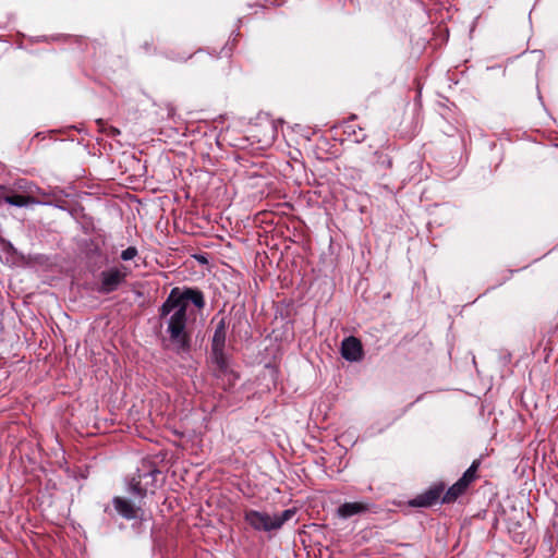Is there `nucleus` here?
<instances>
[{
  "instance_id": "dca6fc26",
  "label": "nucleus",
  "mask_w": 558,
  "mask_h": 558,
  "mask_svg": "<svg viewBox=\"0 0 558 558\" xmlns=\"http://www.w3.org/2000/svg\"><path fill=\"white\" fill-rule=\"evenodd\" d=\"M137 248L135 246H129L128 248L123 250L121 253V259L122 260H131L137 255Z\"/></svg>"
},
{
  "instance_id": "ddd939ff",
  "label": "nucleus",
  "mask_w": 558,
  "mask_h": 558,
  "mask_svg": "<svg viewBox=\"0 0 558 558\" xmlns=\"http://www.w3.org/2000/svg\"><path fill=\"white\" fill-rule=\"evenodd\" d=\"M376 166L381 170H390L393 161L392 157L384 151H375Z\"/></svg>"
},
{
  "instance_id": "f03ea898",
  "label": "nucleus",
  "mask_w": 558,
  "mask_h": 558,
  "mask_svg": "<svg viewBox=\"0 0 558 558\" xmlns=\"http://www.w3.org/2000/svg\"><path fill=\"white\" fill-rule=\"evenodd\" d=\"M296 513L294 508L286 509L279 514L270 515L266 512L257 510H246L244 512L245 522L255 531L271 532L282 527V525L291 520Z\"/></svg>"
},
{
  "instance_id": "6ab92c4d",
  "label": "nucleus",
  "mask_w": 558,
  "mask_h": 558,
  "mask_svg": "<svg viewBox=\"0 0 558 558\" xmlns=\"http://www.w3.org/2000/svg\"><path fill=\"white\" fill-rule=\"evenodd\" d=\"M198 54L203 56L205 61H211L214 58H216L217 56H214L211 53H207V54H204V51L203 50H199L197 52Z\"/></svg>"
},
{
  "instance_id": "4468645a",
  "label": "nucleus",
  "mask_w": 558,
  "mask_h": 558,
  "mask_svg": "<svg viewBox=\"0 0 558 558\" xmlns=\"http://www.w3.org/2000/svg\"><path fill=\"white\" fill-rule=\"evenodd\" d=\"M96 123L99 126V131L110 137H116V136L120 135V133H121L118 128L107 124V122L104 121L102 119L96 120Z\"/></svg>"
},
{
  "instance_id": "423d86ee",
  "label": "nucleus",
  "mask_w": 558,
  "mask_h": 558,
  "mask_svg": "<svg viewBox=\"0 0 558 558\" xmlns=\"http://www.w3.org/2000/svg\"><path fill=\"white\" fill-rule=\"evenodd\" d=\"M213 361L216 365L215 376L221 380V387L225 390H229L234 386L239 376L235 372L231 371L228 365V361L225 354V349L211 350Z\"/></svg>"
},
{
  "instance_id": "6e6552de",
  "label": "nucleus",
  "mask_w": 558,
  "mask_h": 558,
  "mask_svg": "<svg viewBox=\"0 0 558 558\" xmlns=\"http://www.w3.org/2000/svg\"><path fill=\"white\" fill-rule=\"evenodd\" d=\"M374 507L375 505L369 501L344 502L338 507L337 515L341 519H349L353 515L371 512Z\"/></svg>"
},
{
  "instance_id": "aec40b11",
  "label": "nucleus",
  "mask_w": 558,
  "mask_h": 558,
  "mask_svg": "<svg viewBox=\"0 0 558 558\" xmlns=\"http://www.w3.org/2000/svg\"><path fill=\"white\" fill-rule=\"evenodd\" d=\"M144 48H145L147 51H149V50H150V48H151V45H150V44H148V43H146V44L144 45Z\"/></svg>"
},
{
  "instance_id": "39448f33",
  "label": "nucleus",
  "mask_w": 558,
  "mask_h": 558,
  "mask_svg": "<svg viewBox=\"0 0 558 558\" xmlns=\"http://www.w3.org/2000/svg\"><path fill=\"white\" fill-rule=\"evenodd\" d=\"M128 275L129 269L123 265L102 270L99 275L97 291L100 294H109L117 291L126 281Z\"/></svg>"
},
{
  "instance_id": "20e7f679",
  "label": "nucleus",
  "mask_w": 558,
  "mask_h": 558,
  "mask_svg": "<svg viewBox=\"0 0 558 558\" xmlns=\"http://www.w3.org/2000/svg\"><path fill=\"white\" fill-rule=\"evenodd\" d=\"M481 465V459H475L469 469L462 474V476L451 485L446 492H444V496L441 498V504H452L460 496L465 494L469 486L476 481L477 471Z\"/></svg>"
},
{
  "instance_id": "a211bd4d",
  "label": "nucleus",
  "mask_w": 558,
  "mask_h": 558,
  "mask_svg": "<svg viewBox=\"0 0 558 558\" xmlns=\"http://www.w3.org/2000/svg\"><path fill=\"white\" fill-rule=\"evenodd\" d=\"M4 251L7 253H13V254L16 253V250L14 248V246L10 242H5L4 243Z\"/></svg>"
},
{
  "instance_id": "7ed1b4c3",
  "label": "nucleus",
  "mask_w": 558,
  "mask_h": 558,
  "mask_svg": "<svg viewBox=\"0 0 558 558\" xmlns=\"http://www.w3.org/2000/svg\"><path fill=\"white\" fill-rule=\"evenodd\" d=\"M160 470L150 462H144L137 473L129 483V492L137 497L144 498L148 492L154 493L157 488V476Z\"/></svg>"
},
{
  "instance_id": "0eeeda50",
  "label": "nucleus",
  "mask_w": 558,
  "mask_h": 558,
  "mask_svg": "<svg viewBox=\"0 0 558 558\" xmlns=\"http://www.w3.org/2000/svg\"><path fill=\"white\" fill-rule=\"evenodd\" d=\"M445 488L446 485L444 482L435 483L426 490L409 500V506L413 508H429L442 498Z\"/></svg>"
},
{
  "instance_id": "9d476101",
  "label": "nucleus",
  "mask_w": 558,
  "mask_h": 558,
  "mask_svg": "<svg viewBox=\"0 0 558 558\" xmlns=\"http://www.w3.org/2000/svg\"><path fill=\"white\" fill-rule=\"evenodd\" d=\"M251 136L257 138V142L264 146L271 145L276 137V128L271 123L256 126L252 130Z\"/></svg>"
},
{
  "instance_id": "f257e3e1",
  "label": "nucleus",
  "mask_w": 558,
  "mask_h": 558,
  "mask_svg": "<svg viewBox=\"0 0 558 558\" xmlns=\"http://www.w3.org/2000/svg\"><path fill=\"white\" fill-rule=\"evenodd\" d=\"M192 303L196 308L205 306L204 293L196 288L171 289L169 295L158 310L161 324L166 325L170 348L178 355L189 354L192 348V336L187 329V306Z\"/></svg>"
},
{
  "instance_id": "2eb2a0df",
  "label": "nucleus",
  "mask_w": 558,
  "mask_h": 558,
  "mask_svg": "<svg viewBox=\"0 0 558 558\" xmlns=\"http://www.w3.org/2000/svg\"><path fill=\"white\" fill-rule=\"evenodd\" d=\"M194 54L192 53H179V52H174L173 50L169 51L168 52V58L173 60V61H178V62H181V61H186L189 60L190 58H192Z\"/></svg>"
},
{
  "instance_id": "1a4fd4ad",
  "label": "nucleus",
  "mask_w": 558,
  "mask_h": 558,
  "mask_svg": "<svg viewBox=\"0 0 558 558\" xmlns=\"http://www.w3.org/2000/svg\"><path fill=\"white\" fill-rule=\"evenodd\" d=\"M341 355L350 362H357L363 357V348L361 341L351 336L345 338L341 344Z\"/></svg>"
},
{
  "instance_id": "f3484780",
  "label": "nucleus",
  "mask_w": 558,
  "mask_h": 558,
  "mask_svg": "<svg viewBox=\"0 0 558 558\" xmlns=\"http://www.w3.org/2000/svg\"><path fill=\"white\" fill-rule=\"evenodd\" d=\"M231 53H232V47H228L227 44L221 48V50L219 52V54H221L222 57H226V58H229L231 56Z\"/></svg>"
},
{
  "instance_id": "f8f14e48",
  "label": "nucleus",
  "mask_w": 558,
  "mask_h": 558,
  "mask_svg": "<svg viewBox=\"0 0 558 558\" xmlns=\"http://www.w3.org/2000/svg\"><path fill=\"white\" fill-rule=\"evenodd\" d=\"M227 323L221 318L216 325L215 332L211 340V350H221L226 345Z\"/></svg>"
},
{
  "instance_id": "9b49d317",
  "label": "nucleus",
  "mask_w": 558,
  "mask_h": 558,
  "mask_svg": "<svg viewBox=\"0 0 558 558\" xmlns=\"http://www.w3.org/2000/svg\"><path fill=\"white\" fill-rule=\"evenodd\" d=\"M112 504L117 512L124 519L133 520L137 517V509L131 501L122 497H114Z\"/></svg>"
}]
</instances>
